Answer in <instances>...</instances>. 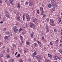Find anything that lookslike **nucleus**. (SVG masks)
<instances>
[{
	"label": "nucleus",
	"mask_w": 62,
	"mask_h": 62,
	"mask_svg": "<svg viewBox=\"0 0 62 62\" xmlns=\"http://www.w3.org/2000/svg\"><path fill=\"white\" fill-rule=\"evenodd\" d=\"M15 33H17V32L18 31L17 27L16 26H15L13 29Z\"/></svg>",
	"instance_id": "nucleus-1"
},
{
	"label": "nucleus",
	"mask_w": 62,
	"mask_h": 62,
	"mask_svg": "<svg viewBox=\"0 0 62 62\" xmlns=\"http://www.w3.org/2000/svg\"><path fill=\"white\" fill-rule=\"evenodd\" d=\"M30 27L31 28H33V29H36V27H35V26L32 23H31L30 24Z\"/></svg>",
	"instance_id": "nucleus-2"
},
{
	"label": "nucleus",
	"mask_w": 62,
	"mask_h": 62,
	"mask_svg": "<svg viewBox=\"0 0 62 62\" xmlns=\"http://www.w3.org/2000/svg\"><path fill=\"white\" fill-rule=\"evenodd\" d=\"M26 17H27V21H29L30 20V17H29V15L27 14H26L25 15Z\"/></svg>",
	"instance_id": "nucleus-3"
},
{
	"label": "nucleus",
	"mask_w": 62,
	"mask_h": 62,
	"mask_svg": "<svg viewBox=\"0 0 62 62\" xmlns=\"http://www.w3.org/2000/svg\"><path fill=\"white\" fill-rule=\"evenodd\" d=\"M51 4L52 5V7H53V8H55V7H56V4L52 2L51 3Z\"/></svg>",
	"instance_id": "nucleus-4"
},
{
	"label": "nucleus",
	"mask_w": 62,
	"mask_h": 62,
	"mask_svg": "<svg viewBox=\"0 0 62 62\" xmlns=\"http://www.w3.org/2000/svg\"><path fill=\"white\" fill-rule=\"evenodd\" d=\"M34 32L33 31H32L31 34V37L32 38H33V37H34Z\"/></svg>",
	"instance_id": "nucleus-5"
},
{
	"label": "nucleus",
	"mask_w": 62,
	"mask_h": 62,
	"mask_svg": "<svg viewBox=\"0 0 62 62\" xmlns=\"http://www.w3.org/2000/svg\"><path fill=\"white\" fill-rule=\"evenodd\" d=\"M17 20L19 21V22H20L21 21V18L20 16H18L17 18Z\"/></svg>",
	"instance_id": "nucleus-6"
},
{
	"label": "nucleus",
	"mask_w": 62,
	"mask_h": 62,
	"mask_svg": "<svg viewBox=\"0 0 62 62\" xmlns=\"http://www.w3.org/2000/svg\"><path fill=\"white\" fill-rule=\"evenodd\" d=\"M5 15L7 17V18H10V17L9 16V15H8V14H5Z\"/></svg>",
	"instance_id": "nucleus-7"
},
{
	"label": "nucleus",
	"mask_w": 62,
	"mask_h": 62,
	"mask_svg": "<svg viewBox=\"0 0 62 62\" xmlns=\"http://www.w3.org/2000/svg\"><path fill=\"white\" fill-rule=\"evenodd\" d=\"M37 54V52H35L32 55V56H34L35 55H36Z\"/></svg>",
	"instance_id": "nucleus-8"
},
{
	"label": "nucleus",
	"mask_w": 62,
	"mask_h": 62,
	"mask_svg": "<svg viewBox=\"0 0 62 62\" xmlns=\"http://www.w3.org/2000/svg\"><path fill=\"white\" fill-rule=\"evenodd\" d=\"M36 57V59H39V57H40V56L39 55H37Z\"/></svg>",
	"instance_id": "nucleus-9"
},
{
	"label": "nucleus",
	"mask_w": 62,
	"mask_h": 62,
	"mask_svg": "<svg viewBox=\"0 0 62 62\" xmlns=\"http://www.w3.org/2000/svg\"><path fill=\"white\" fill-rule=\"evenodd\" d=\"M33 5V2H31L29 4V5L30 6H32Z\"/></svg>",
	"instance_id": "nucleus-10"
},
{
	"label": "nucleus",
	"mask_w": 62,
	"mask_h": 62,
	"mask_svg": "<svg viewBox=\"0 0 62 62\" xmlns=\"http://www.w3.org/2000/svg\"><path fill=\"white\" fill-rule=\"evenodd\" d=\"M17 8H20V3H17Z\"/></svg>",
	"instance_id": "nucleus-11"
},
{
	"label": "nucleus",
	"mask_w": 62,
	"mask_h": 62,
	"mask_svg": "<svg viewBox=\"0 0 62 62\" xmlns=\"http://www.w3.org/2000/svg\"><path fill=\"white\" fill-rule=\"evenodd\" d=\"M52 55L50 54H48V57H50V58H52V56H51Z\"/></svg>",
	"instance_id": "nucleus-12"
},
{
	"label": "nucleus",
	"mask_w": 62,
	"mask_h": 62,
	"mask_svg": "<svg viewBox=\"0 0 62 62\" xmlns=\"http://www.w3.org/2000/svg\"><path fill=\"white\" fill-rule=\"evenodd\" d=\"M48 7L49 8H51L52 7V4H49L48 5Z\"/></svg>",
	"instance_id": "nucleus-13"
},
{
	"label": "nucleus",
	"mask_w": 62,
	"mask_h": 62,
	"mask_svg": "<svg viewBox=\"0 0 62 62\" xmlns=\"http://www.w3.org/2000/svg\"><path fill=\"white\" fill-rule=\"evenodd\" d=\"M7 57V58H10V56L9 55H6Z\"/></svg>",
	"instance_id": "nucleus-14"
},
{
	"label": "nucleus",
	"mask_w": 62,
	"mask_h": 62,
	"mask_svg": "<svg viewBox=\"0 0 62 62\" xmlns=\"http://www.w3.org/2000/svg\"><path fill=\"white\" fill-rule=\"evenodd\" d=\"M33 22H34V23H35V21H37V19L36 18H35L33 19Z\"/></svg>",
	"instance_id": "nucleus-15"
},
{
	"label": "nucleus",
	"mask_w": 62,
	"mask_h": 62,
	"mask_svg": "<svg viewBox=\"0 0 62 62\" xmlns=\"http://www.w3.org/2000/svg\"><path fill=\"white\" fill-rule=\"evenodd\" d=\"M59 52H60V53L61 54H62V50L61 49H60L59 50Z\"/></svg>",
	"instance_id": "nucleus-16"
},
{
	"label": "nucleus",
	"mask_w": 62,
	"mask_h": 62,
	"mask_svg": "<svg viewBox=\"0 0 62 62\" xmlns=\"http://www.w3.org/2000/svg\"><path fill=\"white\" fill-rule=\"evenodd\" d=\"M21 56V54H18L17 55V56H16V57H17V58H18V57H20V56Z\"/></svg>",
	"instance_id": "nucleus-17"
},
{
	"label": "nucleus",
	"mask_w": 62,
	"mask_h": 62,
	"mask_svg": "<svg viewBox=\"0 0 62 62\" xmlns=\"http://www.w3.org/2000/svg\"><path fill=\"white\" fill-rule=\"evenodd\" d=\"M40 9L42 11H43V9L42 7H40Z\"/></svg>",
	"instance_id": "nucleus-18"
},
{
	"label": "nucleus",
	"mask_w": 62,
	"mask_h": 62,
	"mask_svg": "<svg viewBox=\"0 0 62 62\" xmlns=\"http://www.w3.org/2000/svg\"><path fill=\"white\" fill-rule=\"evenodd\" d=\"M37 42L38 44H39V45H40L41 44V43L39 41H37Z\"/></svg>",
	"instance_id": "nucleus-19"
},
{
	"label": "nucleus",
	"mask_w": 62,
	"mask_h": 62,
	"mask_svg": "<svg viewBox=\"0 0 62 62\" xmlns=\"http://www.w3.org/2000/svg\"><path fill=\"white\" fill-rule=\"evenodd\" d=\"M48 26H47V25L46 24V29H48Z\"/></svg>",
	"instance_id": "nucleus-20"
},
{
	"label": "nucleus",
	"mask_w": 62,
	"mask_h": 62,
	"mask_svg": "<svg viewBox=\"0 0 62 62\" xmlns=\"http://www.w3.org/2000/svg\"><path fill=\"white\" fill-rule=\"evenodd\" d=\"M58 21L59 23H60L61 21V18H59L58 19Z\"/></svg>",
	"instance_id": "nucleus-21"
},
{
	"label": "nucleus",
	"mask_w": 62,
	"mask_h": 62,
	"mask_svg": "<svg viewBox=\"0 0 62 62\" xmlns=\"http://www.w3.org/2000/svg\"><path fill=\"white\" fill-rule=\"evenodd\" d=\"M5 39H8V37L7 36H5Z\"/></svg>",
	"instance_id": "nucleus-22"
},
{
	"label": "nucleus",
	"mask_w": 62,
	"mask_h": 62,
	"mask_svg": "<svg viewBox=\"0 0 62 62\" xmlns=\"http://www.w3.org/2000/svg\"><path fill=\"white\" fill-rule=\"evenodd\" d=\"M50 21L51 23H54V20H53V19H50Z\"/></svg>",
	"instance_id": "nucleus-23"
},
{
	"label": "nucleus",
	"mask_w": 62,
	"mask_h": 62,
	"mask_svg": "<svg viewBox=\"0 0 62 62\" xmlns=\"http://www.w3.org/2000/svg\"><path fill=\"white\" fill-rule=\"evenodd\" d=\"M12 46H13V47H15V48H16V45H15V44H14L12 45Z\"/></svg>",
	"instance_id": "nucleus-24"
},
{
	"label": "nucleus",
	"mask_w": 62,
	"mask_h": 62,
	"mask_svg": "<svg viewBox=\"0 0 62 62\" xmlns=\"http://www.w3.org/2000/svg\"><path fill=\"white\" fill-rule=\"evenodd\" d=\"M13 1V0H9L10 3H12V2Z\"/></svg>",
	"instance_id": "nucleus-25"
},
{
	"label": "nucleus",
	"mask_w": 62,
	"mask_h": 62,
	"mask_svg": "<svg viewBox=\"0 0 62 62\" xmlns=\"http://www.w3.org/2000/svg\"><path fill=\"white\" fill-rule=\"evenodd\" d=\"M34 45H35V46L36 47L38 46V45H37V44L36 43H34Z\"/></svg>",
	"instance_id": "nucleus-26"
},
{
	"label": "nucleus",
	"mask_w": 62,
	"mask_h": 62,
	"mask_svg": "<svg viewBox=\"0 0 62 62\" xmlns=\"http://www.w3.org/2000/svg\"><path fill=\"white\" fill-rule=\"evenodd\" d=\"M0 57H3V55L2 54H0Z\"/></svg>",
	"instance_id": "nucleus-27"
},
{
	"label": "nucleus",
	"mask_w": 62,
	"mask_h": 62,
	"mask_svg": "<svg viewBox=\"0 0 62 62\" xmlns=\"http://www.w3.org/2000/svg\"><path fill=\"white\" fill-rule=\"evenodd\" d=\"M52 12L53 11H55V8H52Z\"/></svg>",
	"instance_id": "nucleus-28"
},
{
	"label": "nucleus",
	"mask_w": 62,
	"mask_h": 62,
	"mask_svg": "<svg viewBox=\"0 0 62 62\" xmlns=\"http://www.w3.org/2000/svg\"><path fill=\"white\" fill-rule=\"evenodd\" d=\"M43 13H44V11H42V12H41V15H43Z\"/></svg>",
	"instance_id": "nucleus-29"
},
{
	"label": "nucleus",
	"mask_w": 62,
	"mask_h": 62,
	"mask_svg": "<svg viewBox=\"0 0 62 62\" xmlns=\"http://www.w3.org/2000/svg\"><path fill=\"white\" fill-rule=\"evenodd\" d=\"M51 25L52 26H55V24L54 23H53V24H51Z\"/></svg>",
	"instance_id": "nucleus-30"
},
{
	"label": "nucleus",
	"mask_w": 62,
	"mask_h": 62,
	"mask_svg": "<svg viewBox=\"0 0 62 62\" xmlns=\"http://www.w3.org/2000/svg\"><path fill=\"white\" fill-rule=\"evenodd\" d=\"M56 57L58 58V59H60V58H59V57L58 56L56 55Z\"/></svg>",
	"instance_id": "nucleus-31"
},
{
	"label": "nucleus",
	"mask_w": 62,
	"mask_h": 62,
	"mask_svg": "<svg viewBox=\"0 0 62 62\" xmlns=\"http://www.w3.org/2000/svg\"><path fill=\"white\" fill-rule=\"evenodd\" d=\"M27 45H29L30 44V42H27Z\"/></svg>",
	"instance_id": "nucleus-32"
},
{
	"label": "nucleus",
	"mask_w": 62,
	"mask_h": 62,
	"mask_svg": "<svg viewBox=\"0 0 62 62\" xmlns=\"http://www.w3.org/2000/svg\"><path fill=\"white\" fill-rule=\"evenodd\" d=\"M21 42H22V43H23V42H24V41H23V39H22L21 40Z\"/></svg>",
	"instance_id": "nucleus-33"
},
{
	"label": "nucleus",
	"mask_w": 62,
	"mask_h": 62,
	"mask_svg": "<svg viewBox=\"0 0 62 62\" xmlns=\"http://www.w3.org/2000/svg\"><path fill=\"white\" fill-rule=\"evenodd\" d=\"M51 2H55V0H51Z\"/></svg>",
	"instance_id": "nucleus-34"
},
{
	"label": "nucleus",
	"mask_w": 62,
	"mask_h": 62,
	"mask_svg": "<svg viewBox=\"0 0 62 62\" xmlns=\"http://www.w3.org/2000/svg\"><path fill=\"white\" fill-rule=\"evenodd\" d=\"M50 44L51 45H52L53 44V43L52 42H50Z\"/></svg>",
	"instance_id": "nucleus-35"
},
{
	"label": "nucleus",
	"mask_w": 62,
	"mask_h": 62,
	"mask_svg": "<svg viewBox=\"0 0 62 62\" xmlns=\"http://www.w3.org/2000/svg\"><path fill=\"white\" fill-rule=\"evenodd\" d=\"M58 41H59V40H58L57 39L56 41V43H58Z\"/></svg>",
	"instance_id": "nucleus-36"
},
{
	"label": "nucleus",
	"mask_w": 62,
	"mask_h": 62,
	"mask_svg": "<svg viewBox=\"0 0 62 62\" xmlns=\"http://www.w3.org/2000/svg\"><path fill=\"white\" fill-rule=\"evenodd\" d=\"M46 21H47V22H48L49 21V19H48V18L47 19Z\"/></svg>",
	"instance_id": "nucleus-37"
},
{
	"label": "nucleus",
	"mask_w": 62,
	"mask_h": 62,
	"mask_svg": "<svg viewBox=\"0 0 62 62\" xmlns=\"http://www.w3.org/2000/svg\"><path fill=\"white\" fill-rule=\"evenodd\" d=\"M28 60L29 62H31V59H28Z\"/></svg>",
	"instance_id": "nucleus-38"
},
{
	"label": "nucleus",
	"mask_w": 62,
	"mask_h": 62,
	"mask_svg": "<svg viewBox=\"0 0 62 62\" xmlns=\"http://www.w3.org/2000/svg\"><path fill=\"white\" fill-rule=\"evenodd\" d=\"M19 36H20V38H21V39H22V38H23V37L22 36L20 35Z\"/></svg>",
	"instance_id": "nucleus-39"
},
{
	"label": "nucleus",
	"mask_w": 62,
	"mask_h": 62,
	"mask_svg": "<svg viewBox=\"0 0 62 62\" xmlns=\"http://www.w3.org/2000/svg\"><path fill=\"white\" fill-rule=\"evenodd\" d=\"M20 62H23V60L22 59H21L20 61Z\"/></svg>",
	"instance_id": "nucleus-40"
},
{
	"label": "nucleus",
	"mask_w": 62,
	"mask_h": 62,
	"mask_svg": "<svg viewBox=\"0 0 62 62\" xmlns=\"http://www.w3.org/2000/svg\"><path fill=\"white\" fill-rule=\"evenodd\" d=\"M14 61V60L13 59H12L11 60V62H13Z\"/></svg>",
	"instance_id": "nucleus-41"
},
{
	"label": "nucleus",
	"mask_w": 62,
	"mask_h": 62,
	"mask_svg": "<svg viewBox=\"0 0 62 62\" xmlns=\"http://www.w3.org/2000/svg\"><path fill=\"white\" fill-rule=\"evenodd\" d=\"M22 31V28L20 29L19 30V31Z\"/></svg>",
	"instance_id": "nucleus-42"
},
{
	"label": "nucleus",
	"mask_w": 62,
	"mask_h": 62,
	"mask_svg": "<svg viewBox=\"0 0 62 62\" xmlns=\"http://www.w3.org/2000/svg\"><path fill=\"white\" fill-rule=\"evenodd\" d=\"M37 12L38 13V14H39V10H37Z\"/></svg>",
	"instance_id": "nucleus-43"
},
{
	"label": "nucleus",
	"mask_w": 62,
	"mask_h": 62,
	"mask_svg": "<svg viewBox=\"0 0 62 62\" xmlns=\"http://www.w3.org/2000/svg\"><path fill=\"white\" fill-rule=\"evenodd\" d=\"M28 25V24L26 23V27H27V26Z\"/></svg>",
	"instance_id": "nucleus-44"
},
{
	"label": "nucleus",
	"mask_w": 62,
	"mask_h": 62,
	"mask_svg": "<svg viewBox=\"0 0 62 62\" xmlns=\"http://www.w3.org/2000/svg\"><path fill=\"white\" fill-rule=\"evenodd\" d=\"M46 16L45 15H44L43 16V17L44 18V17Z\"/></svg>",
	"instance_id": "nucleus-45"
},
{
	"label": "nucleus",
	"mask_w": 62,
	"mask_h": 62,
	"mask_svg": "<svg viewBox=\"0 0 62 62\" xmlns=\"http://www.w3.org/2000/svg\"><path fill=\"white\" fill-rule=\"evenodd\" d=\"M7 52H9V49H8L7 50Z\"/></svg>",
	"instance_id": "nucleus-46"
},
{
	"label": "nucleus",
	"mask_w": 62,
	"mask_h": 62,
	"mask_svg": "<svg viewBox=\"0 0 62 62\" xmlns=\"http://www.w3.org/2000/svg\"><path fill=\"white\" fill-rule=\"evenodd\" d=\"M60 47H62V44H61L60 45Z\"/></svg>",
	"instance_id": "nucleus-47"
},
{
	"label": "nucleus",
	"mask_w": 62,
	"mask_h": 62,
	"mask_svg": "<svg viewBox=\"0 0 62 62\" xmlns=\"http://www.w3.org/2000/svg\"><path fill=\"white\" fill-rule=\"evenodd\" d=\"M54 32H56V29H54Z\"/></svg>",
	"instance_id": "nucleus-48"
},
{
	"label": "nucleus",
	"mask_w": 62,
	"mask_h": 62,
	"mask_svg": "<svg viewBox=\"0 0 62 62\" xmlns=\"http://www.w3.org/2000/svg\"><path fill=\"white\" fill-rule=\"evenodd\" d=\"M5 33L6 34H7V35H8V34H9V33L8 32L7 33Z\"/></svg>",
	"instance_id": "nucleus-49"
},
{
	"label": "nucleus",
	"mask_w": 62,
	"mask_h": 62,
	"mask_svg": "<svg viewBox=\"0 0 62 62\" xmlns=\"http://www.w3.org/2000/svg\"><path fill=\"white\" fill-rule=\"evenodd\" d=\"M23 20L24 21V19H25V17H23Z\"/></svg>",
	"instance_id": "nucleus-50"
},
{
	"label": "nucleus",
	"mask_w": 62,
	"mask_h": 62,
	"mask_svg": "<svg viewBox=\"0 0 62 62\" xmlns=\"http://www.w3.org/2000/svg\"><path fill=\"white\" fill-rule=\"evenodd\" d=\"M2 3V1L1 0H0V3L1 4Z\"/></svg>",
	"instance_id": "nucleus-51"
},
{
	"label": "nucleus",
	"mask_w": 62,
	"mask_h": 62,
	"mask_svg": "<svg viewBox=\"0 0 62 62\" xmlns=\"http://www.w3.org/2000/svg\"><path fill=\"white\" fill-rule=\"evenodd\" d=\"M28 4V2H26V4H27V5Z\"/></svg>",
	"instance_id": "nucleus-52"
},
{
	"label": "nucleus",
	"mask_w": 62,
	"mask_h": 62,
	"mask_svg": "<svg viewBox=\"0 0 62 62\" xmlns=\"http://www.w3.org/2000/svg\"><path fill=\"white\" fill-rule=\"evenodd\" d=\"M46 62H50V61L49 60H48Z\"/></svg>",
	"instance_id": "nucleus-53"
},
{
	"label": "nucleus",
	"mask_w": 62,
	"mask_h": 62,
	"mask_svg": "<svg viewBox=\"0 0 62 62\" xmlns=\"http://www.w3.org/2000/svg\"><path fill=\"white\" fill-rule=\"evenodd\" d=\"M47 31L48 32L49 31V30H48V29H46Z\"/></svg>",
	"instance_id": "nucleus-54"
},
{
	"label": "nucleus",
	"mask_w": 62,
	"mask_h": 62,
	"mask_svg": "<svg viewBox=\"0 0 62 62\" xmlns=\"http://www.w3.org/2000/svg\"><path fill=\"white\" fill-rule=\"evenodd\" d=\"M6 30V28H4L3 29V30L5 31V30Z\"/></svg>",
	"instance_id": "nucleus-55"
},
{
	"label": "nucleus",
	"mask_w": 62,
	"mask_h": 62,
	"mask_svg": "<svg viewBox=\"0 0 62 62\" xmlns=\"http://www.w3.org/2000/svg\"><path fill=\"white\" fill-rule=\"evenodd\" d=\"M54 60H57V58H55V59H54Z\"/></svg>",
	"instance_id": "nucleus-56"
},
{
	"label": "nucleus",
	"mask_w": 62,
	"mask_h": 62,
	"mask_svg": "<svg viewBox=\"0 0 62 62\" xmlns=\"http://www.w3.org/2000/svg\"><path fill=\"white\" fill-rule=\"evenodd\" d=\"M0 23H3V21H1V22H0Z\"/></svg>",
	"instance_id": "nucleus-57"
},
{
	"label": "nucleus",
	"mask_w": 62,
	"mask_h": 62,
	"mask_svg": "<svg viewBox=\"0 0 62 62\" xmlns=\"http://www.w3.org/2000/svg\"><path fill=\"white\" fill-rule=\"evenodd\" d=\"M44 37H43L42 38V39H43H43H44Z\"/></svg>",
	"instance_id": "nucleus-58"
},
{
	"label": "nucleus",
	"mask_w": 62,
	"mask_h": 62,
	"mask_svg": "<svg viewBox=\"0 0 62 62\" xmlns=\"http://www.w3.org/2000/svg\"><path fill=\"white\" fill-rule=\"evenodd\" d=\"M5 1L6 2H8V0H5Z\"/></svg>",
	"instance_id": "nucleus-59"
},
{
	"label": "nucleus",
	"mask_w": 62,
	"mask_h": 62,
	"mask_svg": "<svg viewBox=\"0 0 62 62\" xmlns=\"http://www.w3.org/2000/svg\"><path fill=\"white\" fill-rule=\"evenodd\" d=\"M5 12L6 13H8V11L7 10Z\"/></svg>",
	"instance_id": "nucleus-60"
},
{
	"label": "nucleus",
	"mask_w": 62,
	"mask_h": 62,
	"mask_svg": "<svg viewBox=\"0 0 62 62\" xmlns=\"http://www.w3.org/2000/svg\"><path fill=\"white\" fill-rule=\"evenodd\" d=\"M24 16H25V15H24V14H23V17H24Z\"/></svg>",
	"instance_id": "nucleus-61"
},
{
	"label": "nucleus",
	"mask_w": 62,
	"mask_h": 62,
	"mask_svg": "<svg viewBox=\"0 0 62 62\" xmlns=\"http://www.w3.org/2000/svg\"><path fill=\"white\" fill-rule=\"evenodd\" d=\"M24 53L25 54L26 53V51L25 50L24 51Z\"/></svg>",
	"instance_id": "nucleus-62"
},
{
	"label": "nucleus",
	"mask_w": 62,
	"mask_h": 62,
	"mask_svg": "<svg viewBox=\"0 0 62 62\" xmlns=\"http://www.w3.org/2000/svg\"><path fill=\"white\" fill-rule=\"evenodd\" d=\"M1 16L2 15H0V19L1 18Z\"/></svg>",
	"instance_id": "nucleus-63"
},
{
	"label": "nucleus",
	"mask_w": 62,
	"mask_h": 62,
	"mask_svg": "<svg viewBox=\"0 0 62 62\" xmlns=\"http://www.w3.org/2000/svg\"><path fill=\"white\" fill-rule=\"evenodd\" d=\"M11 5H14V4H13L12 3H11Z\"/></svg>",
	"instance_id": "nucleus-64"
}]
</instances>
